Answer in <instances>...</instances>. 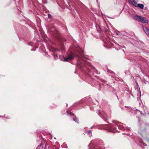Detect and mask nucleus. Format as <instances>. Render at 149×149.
Segmentation results:
<instances>
[{"label": "nucleus", "instance_id": "obj_13", "mask_svg": "<svg viewBox=\"0 0 149 149\" xmlns=\"http://www.w3.org/2000/svg\"><path fill=\"white\" fill-rule=\"evenodd\" d=\"M103 116L104 118H105V117H106V114L104 113V115H103Z\"/></svg>", "mask_w": 149, "mask_h": 149}, {"label": "nucleus", "instance_id": "obj_4", "mask_svg": "<svg viewBox=\"0 0 149 149\" xmlns=\"http://www.w3.org/2000/svg\"><path fill=\"white\" fill-rule=\"evenodd\" d=\"M143 29L146 34L149 36V29L146 27H143Z\"/></svg>", "mask_w": 149, "mask_h": 149}, {"label": "nucleus", "instance_id": "obj_2", "mask_svg": "<svg viewBox=\"0 0 149 149\" xmlns=\"http://www.w3.org/2000/svg\"><path fill=\"white\" fill-rule=\"evenodd\" d=\"M140 21L142 23H146L148 24V21L147 19L145 17L141 16L140 18Z\"/></svg>", "mask_w": 149, "mask_h": 149}, {"label": "nucleus", "instance_id": "obj_14", "mask_svg": "<svg viewBox=\"0 0 149 149\" xmlns=\"http://www.w3.org/2000/svg\"><path fill=\"white\" fill-rule=\"evenodd\" d=\"M72 113H70V114L71 115H73V114H72Z\"/></svg>", "mask_w": 149, "mask_h": 149}, {"label": "nucleus", "instance_id": "obj_6", "mask_svg": "<svg viewBox=\"0 0 149 149\" xmlns=\"http://www.w3.org/2000/svg\"><path fill=\"white\" fill-rule=\"evenodd\" d=\"M144 6L142 4L139 3L137 4L135 7H138L140 8L141 9H143L144 8Z\"/></svg>", "mask_w": 149, "mask_h": 149}, {"label": "nucleus", "instance_id": "obj_11", "mask_svg": "<svg viewBox=\"0 0 149 149\" xmlns=\"http://www.w3.org/2000/svg\"><path fill=\"white\" fill-rule=\"evenodd\" d=\"M95 149H104V148H101L100 147H98L97 148H96Z\"/></svg>", "mask_w": 149, "mask_h": 149}, {"label": "nucleus", "instance_id": "obj_5", "mask_svg": "<svg viewBox=\"0 0 149 149\" xmlns=\"http://www.w3.org/2000/svg\"><path fill=\"white\" fill-rule=\"evenodd\" d=\"M111 125H109L105 127V130H108L109 131H111V130L113 129Z\"/></svg>", "mask_w": 149, "mask_h": 149}, {"label": "nucleus", "instance_id": "obj_12", "mask_svg": "<svg viewBox=\"0 0 149 149\" xmlns=\"http://www.w3.org/2000/svg\"><path fill=\"white\" fill-rule=\"evenodd\" d=\"M142 144L144 146H147V145L145 143H143V142L142 143Z\"/></svg>", "mask_w": 149, "mask_h": 149}, {"label": "nucleus", "instance_id": "obj_7", "mask_svg": "<svg viewBox=\"0 0 149 149\" xmlns=\"http://www.w3.org/2000/svg\"><path fill=\"white\" fill-rule=\"evenodd\" d=\"M141 16L136 15L134 16V19L137 20V21H140V18Z\"/></svg>", "mask_w": 149, "mask_h": 149}, {"label": "nucleus", "instance_id": "obj_15", "mask_svg": "<svg viewBox=\"0 0 149 149\" xmlns=\"http://www.w3.org/2000/svg\"><path fill=\"white\" fill-rule=\"evenodd\" d=\"M130 128H128V130H130Z\"/></svg>", "mask_w": 149, "mask_h": 149}, {"label": "nucleus", "instance_id": "obj_1", "mask_svg": "<svg viewBox=\"0 0 149 149\" xmlns=\"http://www.w3.org/2000/svg\"><path fill=\"white\" fill-rule=\"evenodd\" d=\"M74 55L72 54H70L66 57H63L64 61L69 62L74 59Z\"/></svg>", "mask_w": 149, "mask_h": 149}, {"label": "nucleus", "instance_id": "obj_3", "mask_svg": "<svg viewBox=\"0 0 149 149\" xmlns=\"http://www.w3.org/2000/svg\"><path fill=\"white\" fill-rule=\"evenodd\" d=\"M129 2L132 5L136 6L137 3L135 0H128Z\"/></svg>", "mask_w": 149, "mask_h": 149}, {"label": "nucleus", "instance_id": "obj_10", "mask_svg": "<svg viewBox=\"0 0 149 149\" xmlns=\"http://www.w3.org/2000/svg\"><path fill=\"white\" fill-rule=\"evenodd\" d=\"M107 72H108L110 73L111 74L113 73L114 72L112 71L111 70H109V69H107Z\"/></svg>", "mask_w": 149, "mask_h": 149}, {"label": "nucleus", "instance_id": "obj_16", "mask_svg": "<svg viewBox=\"0 0 149 149\" xmlns=\"http://www.w3.org/2000/svg\"><path fill=\"white\" fill-rule=\"evenodd\" d=\"M8 118H8H9V117Z\"/></svg>", "mask_w": 149, "mask_h": 149}, {"label": "nucleus", "instance_id": "obj_8", "mask_svg": "<svg viewBox=\"0 0 149 149\" xmlns=\"http://www.w3.org/2000/svg\"><path fill=\"white\" fill-rule=\"evenodd\" d=\"M73 120L76 122L78 123H79V120L77 118L75 117L73 118Z\"/></svg>", "mask_w": 149, "mask_h": 149}, {"label": "nucleus", "instance_id": "obj_9", "mask_svg": "<svg viewBox=\"0 0 149 149\" xmlns=\"http://www.w3.org/2000/svg\"><path fill=\"white\" fill-rule=\"evenodd\" d=\"M88 134L89 135V136L90 137H91V136H92V134L91 132V130H89L88 132Z\"/></svg>", "mask_w": 149, "mask_h": 149}]
</instances>
